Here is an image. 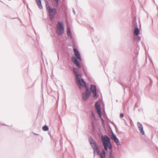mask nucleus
<instances>
[{"label":"nucleus","mask_w":158,"mask_h":158,"mask_svg":"<svg viewBox=\"0 0 158 158\" xmlns=\"http://www.w3.org/2000/svg\"><path fill=\"white\" fill-rule=\"evenodd\" d=\"M73 72L75 74L76 82L79 88L81 89L83 87L85 86V83L84 81L81 78V75L77 74L76 69H74Z\"/></svg>","instance_id":"nucleus-1"},{"label":"nucleus","mask_w":158,"mask_h":158,"mask_svg":"<svg viewBox=\"0 0 158 158\" xmlns=\"http://www.w3.org/2000/svg\"><path fill=\"white\" fill-rule=\"evenodd\" d=\"M56 31L59 35H61L63 34L64 33V26L63 23L62 22H58L56 25Z\"/></svg>","instance_id":"nucleus-2"},{"label":"nucleus","mask_w":158,"mask_h":158,"mask_svg":"<svg viewBox=\"0 0 158 158\" xmlns=\"http://www.w3.org/2000/svg\"><path fill=\"white\" fill-rule=\"evenodd\" d=\"M102 141L105 150L107 151L108 148L111 150L112 146L110 142V139H102Z\"/></svg>","instance_id":"nucleus-3"},{"label":"nucleus","mask_w":158,"mask_h":158,"mask_svg":"<svg viewBox=\"0 0 158 158\" xmlns=\"http://www.w3.org/2000/svg\"><path fill=\"white\" fill-rule=\"evenodd\" d=\"M84 87L86 88V90L85 93L82 94V98L83 101H86L87 99L90 96V92L89 91L88 88L86 87V86H84L83 87Z\"/></svg>","instance_id":"nucleus-4"},{"label":"nucleus","mask_w":158,"mask_h":158,"mask_svg":"<svg viewBox=\"0 0 158 158\" xmlns=\"http://www.w3.org/2000/svg\"><path fill=\"white\" fill-rule=\"evenodd\" d=\"M48 11L49 13L50 19L52 20L56 13V10L55 9H51Z\"/></svg>","instance_id":"nucleus-5"},{"label":"nucleus","mask_w":158,"mask_h":158,"mask_svg":"<svg viewBox=\"0 0 158 158\" xmlns=\"http://www.w3.org/2000/svg\"><path fill=\"white\" fill-rule=\"evenodd\" d=\"M95 106L96 110L99 117H101V110L100 105L98 102H96L95 104Z\"/></svg>","instance_id":"nucleus-6"},{"label":"nucleus","mask_w":158,"mask_h":158,"mask_svg":"<svg viewBox=\"0 0 158 158\" xmlns=\"http://www.w3.org/2000/svg\"><path fill=\"white\" fill-rule=\"evenodd\" d=\"M137 126L139 130L140 131V133L142 135L144 134V132L143 129V126L142 124L139 122L137 123Z\"/></svg>","instance_id":"nucleus-7"},{"label":"nucleus","mask_w":158,"mask_h":158,"mask_svg":"<svg viewBox=\"0 0 158 158\" xmlns=\"http://www.w3.org/2000/svg\"><path fill=\"white\" fill-rule=\"evenodd\" d=\"M72 60L73 63L76 64L78 68L81 67V66L79 62L75 56H73L72 58Z\"/></svg>","instance_id":"nucleus-8"},{"label":"nucleus","mask_w":158,"mask_h":158,"mask_svg":"<svg viewBox=\"0 0 158 158\" xmlns=\"http://www.w3.org/2000/svg\"><path fill=\"white\" fill-rule=\"evenodd\" d=\"M91 90L92 92L93 95L94 97H95L96 95V87L95 85H92L91 86Z\"/></svg>","instance_id":"nucleus-9"},{"label":"nucleus","mask_w":158,"mask_h":158,"mask_svg":"<svg viewBox=\"0 0 158 158\" xmlns=\"http://www.w3.org/2000/svg\"><path fill=\"white\" fill-rule=\"evenodd\" d=\"M74 54L77 58L80 60H81V57L80 53L78 51L76 48H74L73 49Z\"/></svg>","instance_id":"nucleus-10"},{"label":"nucleus","mask_w":158,"mask_h":158,"mask_svg":"<svg viewBox=\"0 0 158 158\" xmlns=\"http://www.w3.org/2000/svg\"><path fill=\"white\" fill-rule=\"evenodd\" d=\"M93 149L94 150V155H95V154L96 153H97V154L98 155L99 154L100 151L98 146H95L94 148H93Z\"/></svg>","instance_id":"nucleus-11"},{"label":"nucleus","mask_w":158,"mask_h":158,"mask_svg":"<svg viewBox=\"0 0 158 158\" xmlns=\"http://www.w3.org/2000/svg\"><path fill=\"white\" fill-rule=\"evenodd\" d=\"M89 141L92 148H94L95 146H98L96 143L94 141L93 139H91L90 140H89Z\"/></svg>","instance_id":"nucleus-12"},{"label":"nucleus","mask_w":158,"mask_h":158,"mask_svg":"<svg viewBox=\"0 0 158 158\" xmlns=\"http://www.w3.org/2000/svg\"><path fill=\"white\" fill-rule=\"evenodd\" d=\"M67 35L69 37L71 38L72 37V33L69 27L67 26Z\"/></svg>","instance_id":"nucleus-13"},{"label":"nucleus","mask_w":158,"mask_h":158,"mask_svg":"<svg viewBox=\"0 0 158 158\" xmlns=\"http://www.w3.org/2000/svg\"><path fill=\"white\" fill-rule=\"evenodd\" d=\"M53 5L54 6H57L59 5L58 0H53Z\"/></svg>","instance_id":"nucleus-14"},{"label":"nucleus","mask_w":158,"mask_h":158,"mask_svg":"<svg viewBox=\"0 0 158 158\" xmlns=\"http://www.w3.org/2000/svg\"><path fill=\"white\" fill-rule=\"evenodd\" d=\"M98 155H100L101 158H104L105 156V152L104 150H102V153H99Z\"/></svg>","instance_id":"nucleus-15"},{"label":"nucleus","mask_w":158,"mask_h":158,"mask_svg":"<svg viewBox=\"0 0 158 158\" xmlns=\"http://www.w3.org/2000/svg\"><path fill=\"white\" fill-rule=\"evenodd\" d=\"M139 33V30L137 28H136L134 30V34L136 35H138Z\"/></svg>","instance_id":"nucleus-16"},{"label":"nucleus","mask_w":158,"mask_h":158,"mask_svg":"<svg viewBox=\"0 0 158 158\" xmlns=\"http://www.w3.org/2000/svg\"><path fill=\"white\" fill-rule=\"evenodd\" d=\"M45 2H46V8H47V10H48L51 9L50 8V6L49 5V3H48V2L47 1H46Z\"/></svg>","instance_id":"nucleus-17"},{"label":"nucleus","mask_w":158,"mask_h":158,"mask_svg":"<svg viewBox=\"0 0 158 158\" xmlns=\"http://www.w3.org/2000/svg\"><path fill=\"white\" fill-rule=\"evenodd\" d=\"M43 130L44 131H47L48 130V127L46 126H44L42 128Z\"/></svg>","instance_id":"nucleus-18"},{"label":"nucleus","mask_w":158,"mask_h":158,"mask_svg":"<svg viewBox=\"0 0 158 158\" xmlns=\"http://www.w3.org/2000/svg\"><path fill=\"white\" fill-rule=\"evenodd\" d=\"M37 4L40 9H41L42 8V6L41 5V2H38Z\"/></svg>","instance_id":"nucleus-19"},{"label":"nucleus","mask_w":158,"mask_h":158,"mask_svg":"<svg viewBox=\"0 0 158 158\" xmlns=\"http://www.w3.org/2000/svg\"><path fill=\"white\" fill-rule=\"evenodd\" d=\"M114 141L118 144H120V143L119 141L118 140V139H113Z\"/></svg>","instance_id":"nucleus-20"},{"label":"nucleus","mask_w":158,"mask_h":158,"mask_svg":"<svg viewBox=\"0 0 158 158\" xmlns=\"http://www.w3.org/2000/svg\"><path fill=\"white\" fill-rule=\"evenodd\" d=\"M112 134L113 137H112L110 138H114V139L117 138H116V136L114 134H113L112 132Z\"/></svg>","instance_id":"nucleus-21"},{"label":"nucleus","mask_w":158,"mask_h":158,"mask_svg":"<svg viewBox=\"0 0 158 158\" xmlns=\"http://www.w3.org/2000/svg\"><path fill=\"white\" fill-rule=\"evenodd\" d=\"M120 116L121 118H123L124 116V114L123 113H121Z\"/></svg>","instance_id":"nucleus-22"},{"label":"nucleus","mask_w":158,"mask_h":158,"mask_svg":"<svg viewBox=\"0 0 158 158\" xmlns=\"http://www.w3.org/2000/svg\"><path fill=\"white\" fill-rule=\"evenodd\" d=\"M37 3L38 2H41L40 0H36Z\"/></svg>","instance_id":"nucleus-23"},{"label":"nucleus","mask_w":158,"mask_h":158,"mask_svg":"<svg viewBox=\"0 0 158 158\" xmlns=\"http://www.w3.org/2000/svg\"><path fill=\"white\" fill-rule=\"evenodd\" d=\"M106 138H107V139L109 138L107 136H106Z\"/></svg>","instance_id":"nucleus-24"}]
</instances>
